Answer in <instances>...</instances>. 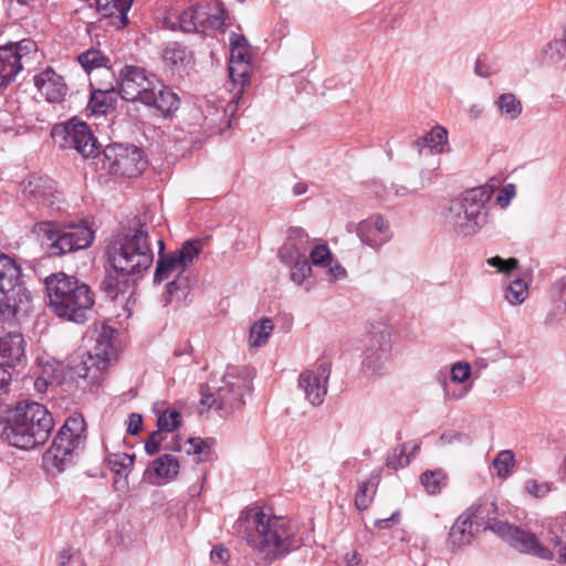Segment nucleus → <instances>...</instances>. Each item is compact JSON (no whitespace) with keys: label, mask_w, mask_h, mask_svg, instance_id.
<instances>
[{"label":"nucleus","mask_w":566,"mask_h":566,"mask_svg":"<svg viewBox=\"0 0 566 566\" xmlns=\"http://www.w3.org/2000/svg\"><path fill=\"white\" fill-rule=\"evenodd\" d=\"M237 531L269 562L284 557L295 546L291 523L285 517L260 510L242 513L237 522Z\"/></svg>","instance_id":"f257e3e1"},{"label":"nucleus","mask_w":566,"mask_h":566,"mask_svg":"<svg viewBox=\"0 0 566 566\" xmlns=\"http://www.w3.org/2000/svg\"><path fill=\"white\" fill-rule=\"evenodd\" d=\"M106 254L111 266L123 274H139L150 268L154 252L145 218L136 217L109 242Z\"/></svg>","instance_id":"f03ea898"},{"label":"nucleus","mask_w":566,"mask_h":566,"mask_svg":"<svg viewBox=\"0 0 566 566\" xmlns=\"http://www.w3.org/2000/svg\"><path fill=\"white\" fill-rule=\"evenodd\" d=\"M118 94L125 101L140 102L163 115L179 107V97L156 75L137 65H125L118 73Z\"/></svg>","instance_id":"7ed1b4c3"},{"label":"nucleus","mask_w":566,"mask_h":566,"mask_svg":"<svg viewBox=\"0 0 566 566\" xmlns=\"http://www.w3.org/2000/svg\"><path fill=\"white\" fill-rule=\"evenodd\" d=\"M49 307L56 316L74 323H84L94 304L90 287L76 277L63 272L54 273L44 281Z\"/></svg>","instance_id":"20e7f679"},{"label":"nucleus","mask_w":566,"mask_h":566,"mask_svg":"<svg viewBox=\"0 0 566 566\" xmlns=\"http://www.w3.org/2000/svg\"><path fill=\"white\" fill-rule=\"evenodd\" d=\"M494 193L492 186L483 185L467 190L460 199L452 200L444 214V226L458 237L478 233L488 223L486 203Z\"/></svg>","instance_id":"39448f33"},{"label":"nucleus","mask_w":566,"mask_h":566,"mask_svg":"<svg viewBox=\"0 0 566 566\" xmlns=\"http://www.w3.org/2000/svg\"><path fill=\"white\" fill-rule=\"evenodd\" d=\"M54 427L52 415L38 402H19L13 412L7 441L19 449L30 450L44 444Z\"/></svg>","instance_id":"423d86ee"},{"label":"nucleus","mask_w":566,"mask_h":566,"mask_svg":"<svg viewBox=\"0 0 566 566\" xmlns=\"http://www.w3.org/2000/svg\"><path fill=\"white\" fill-rule=\"evenodd\" d=\"M252 373L247 368H230L221 385L202 386L200 403L213 408L221 416H229L244 406V396L252 389Z\"/></svg>","instance_id":"0eeeda50"},{"label":"nucleus","mask_w":566,"mask_h":566,"mask_svg":"<svg viewBox=\"0 0 566 566\" xmlns=\"http://www.w3.org/2000/svg\"><path fill=\"white\" fill-rule=\"evenodd\" d=\"M496 512L497 506L494 502L472 505L475 524L483 525L484 530L492 531L522 553H528L546 560L553 559L554 554L543 546L533 533L499 521Z\"/></svg>","instance_id":"6e6552de"},{"label":"nucleus","mask_w":566,"mask_h":566,"mask_svg":"<svg viewBox=\"0 0 566 566\" xmlns=\"http://www.w3.org/2000/svg\"><path fill=\"white\" fill-rule=\"evenodd\" d=\"M114 333L112 327L104 324L95 331V345L92 352L74 357L69 365V375L73 380H82L92 386L102 381L108 363L115 356Z\"/></svg>","instance_id":"1a4fd4ad"},{"label":"nucleus","mask_w":566,"mask_h":566,"mask_svg":"<svg viewBox=\"0 0 566 566\" xmlns=\"http://www.w3.org/2000/svg\"><path fill=\"white\" fill-rule=\"evenodd\" d=\"M34 232L52 256L86 249L94 239V232L84 223L61 227L54 222H39L34 227Z\"/></svg>","instance_id":"9d476101"},{"label":"nucleus","mask_w":566,"mask_h":566,"mask_svg":"<svg viewBox=\"0 0 566 566\" xmlns=\"http://www.w3.org/2000/svg\"><path fill=\"white\" fill-rule=\"evenodd\" d=\"M30 294L23 285L20 265L12 258L0 254V315L15 316L27 312Z\"/></svg>","instance_id":"9b49d317"},{"label":"nucleus","mask_w":566,"mask_h":566,"mask_svg":"<svg viewBox=\"0 0 566 566\" xmlns=\"http://www.w3.org/2000/svg\"><path fill=\"white\" fill-rule=\"evenodd\" d=\"M85 421L82 415H71L54 437L52 446L45 453L48 461L52 460L53 465L63 470L64 465L74 452L83 449L86 441Z\"/></svg>","instance_id":"f8f14e48"},{"label":"nucleus","mask_w":566,"mask_h":566,"mask_svg":"<svg viewBox=\"0 0 566 566\" xmlns=\"http://www.w3.org/2000/svg\"><path fill=\"white\" fill-rule=\"evenodd\" d=\"M392 333V328L386 324L373 326L361 363L366 376L378 377L386 373L391 356Z\"/></svg>","instance_id":"ddd939ff"},{"label":"nucleus","mask_w":566,"mask_h":566,"mask_svg":"<svg viewBox=\"0 0 566 566\" xmlns=\"http://www.w3.org/2000/svg\"><path fill=\"white\" fill-rule=\"evenodd\" d=\"M38 57V44L32 39L0 46V87L15 80L24 69L31 66Z\"/></svg>","instance_id":"4468645a"},{"label":"nucleus","mask_w":566,"mask_h":566,"mask_svg":"<svg viewBox=\"0 0 566 566\" xmlns=\"http://www.w3.org/2000/svg\"><path fill=\"white\" fill-rule=\"evenodd\" d=\"M147 166L143 151L135 145L113 144L103 151V168L128 178L139 176Z\"/></svg>","instance_id":"2eb2a0df"},{"label":"nucleus","mask_w":566,"mask_h":566,"mask_svg":"<svg viewBox=\"0 0 566 566\" xmlns=\"http://www.w3.org/2000/svg\"><path fill=\"white\" fill-rule=\"evenodd\" d=\"M53 138L64 148H73L83 157H95L98 147L90 127L84 122L71 119L52 129Z\"/></svg>","instance_id":"dca6fc26"},{"label":"nucleus","mask_w":566,"mask_h":566,"mask_svg":"<svg viewBox=\"0 0 566 566\" xmlns=\"http://www.w3.org/2000/svg\"><path fill=\"white\" fill-rule=\"evenodd\" d=\"M202 250L200 240L186 241L179 250L158 256L156 271L154 274L155 283H160L169 279L172 274L184 276L186 270L199 256Z\"/></svg>","instance_id":"f3484780"},{"label":"nucleus","mask_w":566,"mask_h":566,"mask_svg":"<svg viewBox=\"0 0 566 566\" xmlns=\"http://www.w3.org/2000/svg\"><path fill=\"white\" fill-rule=\"evenodd\" d=\"M229 75L234 85H239V93L250 83L251 75V46L248 40L238 33H231Z\"/></svg>","instance_id":"a211bd4d"},{"label":"nucleus","mask_w":566,"mask_h":566,"mask_svg":"<svg viewBox=\"0 0 566 566\" xmlns=\"http://www.w3.org/2000/svg\"><path fill=\"white\" fill-rule=\"evenodd\" d=\"M331 376L329 364H321L313 369L303 370L298 376V386L304 391L305 398L313 406L324 401L327 394V382Z\"/></svg>","instance_id":"6ab92c4d"},{"label":"nucleus","mask_w":566,"mask_h":566,"mask_svg":"<svg viewBox=\"0 0 566 566\" xmlns=\"http://www.w3.org/2000/svg\"><path fill=\"white\" fill-rule=\"evenodd\" d=\"M128 275L115 271L107 274L101 284L106 297L118 303L126 316L130 315L132 306L135 304V286L134 282L127 277Z\"/></svg>","instance_id":"aec40b11"},{"label":"nucleus","mask_w":566,"mask_h":566,"mask_svg":"<svg viewBox=\"0 0 566 566\" xmlns=\"http://www.w3.org/2000/svg\"><path fill=\"white\" fill-rule=\"evenodd\" d=\"M241 95L242 93L237 91L232 96V99L226 104L218 97L207 99L202 109L205 124L209 128L217 129L219 132L230 127V118L233 117L237 112L238 102Z\"/></svg>","instance_id":"412c9836"},{"label":"nucleus","mask_w":566,"mask_h":566,"mask_svg":"<svg viewBox=\"0 0 566 566\" xmlns=\"http://www.w3.org/2000/svg\"><path fill=\"white\" fill-rule=\"evenodd\" d=\"M21 187L23 197L32 203L50 207L55 202L56 192L54 184L49 177L29 176L22 181Z\"/></svg>","instance_id":"4be33fe9"},{"label":"nucleus","mask_w":566,"mask_h":566,"mask_svg":"<svg viewBox=\"0 0 566 566\" xmlns=\"http://www.w3.org/2000/svg\"><path fill=\"white\" fill-rule=\"evenodd\" d=\"M356 234L364 244L378 248L390 239L389 222L382 216H371L357 223Z\"/></svg>","instance_id":"5701e85b"},{"label":"nucleus","mask_w":566,"mask_h":566,"mask_svg":"<svg viewBox=\"0 0 566 566\" xmlns=\"http://www.w3.org/2000/svg\"><path fill=\"white\" fill-rule=\"evenodd\" d=\"M34 84L40 94L50 103L63 102L69 92L64 78L51 67L35 75Z\"/></svg>","instance_id":"b1692460"},{"label":"nucleus","mask_w":566,"mask_h":566,"mask_svg":"<svg viewBox=\"0 0 566 566\" xmlns=\"http://www.w3.org/2000/svg\"><path fill=\"white\" fill-rule=\"evenodd\" d=\"M179 468V461L174 455H160L145 470L144 480L153 485H163L178 475Z\"/></svg>","instance_id":"393cba45"},{"label":"nucleus","mask_w":566,"mask_h":566,"mask_svg":"<svg viewBox=\"0 0 566 566\" xmlns=\"http://www.w3.org/2000/svg\"><path fill=\"white\" fill-rule=\"evenodd\" d=\"M25 342L20 333H9L0 338V365L14 368L25 360Z\"/></svg>","instance_id":"a878e982"},{"label":"nucleus","mask_w":566,"mask_h":566,"mask_svg":"<svg viewBox=\"0 0 566 566\" xmlns=\"http://www.w3.org/2000/svg\"><path fill=\"white\" fill-rule=\"evenodd\" d=\"M474 523L475 517L472 515L471 506L467 513L459 516L458 520L453 523L448 537L449 545L452 548H460L462 546L469 545L474 537L472 531Z\"/></svg>","instance_id":"bb28decb"},{"label":"nucleus","mask_w":566,"mask_h":566,"mask_svg":"<svg viewBox=\"0 0 566 566\" xmlns=\"http://www.w3.org/2000/svg\"><path fill=\"white\" fill-rule=\"evenodd\" d=\"M306 239L307 235L302 229H292L289 241L279 251L281 262L290 266L305 259V248L302 244Z\"/></svg>","instance_id":"cd10ccee"},{"label":"nucleus","mask_w":566,"mask_h":566,"mask_svg":"<svg viewBox=\"0 0 566 566\" xmlns=\"http://www.w3.org/2000/svg\"><path fill=\"white\" fill-rule=\"evenodd\" d=\"M448 143V132L442 126H434L429 133L413 143L420 155L428 150L430 154H442Z\"/></svg>","instance_id":"c85d7f7f"},{"label":"nucleus","mask_w":566,"mask_h":566,"mask_svg":"<svg viewBox=\"0 0 566 566\" xmlns=\"http://www.w3.org/2000/svg\"><path fill=\"white\" fill-rule=\"evenodd\" d=\"M132 3L133 0H96V9L103 17H116L120 25H126Z\"/></svg>","instance_id":"c756f323"},{"label":"nucleus","mask_w":566,"mask_h":566,"mask_svg":"<svg viewBox=\"0 0 566 566\" xmlns=\"http://www.w3.org/2000/svg\"><path fill=\"white\" fill-rule=\"evenodd\" d=\"M500 115L509 120L517 119L523 111L521 101L513 93H503L494 102Z\"/></svg>","instance_id":"7c9ffc66"},{"label":"nucleus","mask_w":566,"mask_h":566,"mask_svg":"<svg viewBox=\"0 0 566 566\" xmlns=\"http://www.w3.org/2000/svg\"><path fill=\"white\" fill-rule=\"evenodd\" d=\"M274 329L271 318H261L250 327L248 344L252 348H259L265 345Z\"/></svg>","instance_id":"2f4dec72"},{"label":"nucleus","mask_w":566,"mask_h":566,"mask_svg":"<svg viewBox=\"0 0 566 566\" xmlns=\"http://www.w3.org/2000/svg\"><path fill=\"white\" fill-rule=\"evenodd\" d=\"M447 482L448 474L442 469L427 470L420 475V483L427 493L431 495L441 493Z\"/></svg>","instance_id":"473e14b6"},{"label":"nucleus","mask_w":566,"mask_h":566,"mask_svg":"<svg viewBox=\"0 0 566 566\" xmlns=\"http://www.w3.org/2000/svg\"><path fill=\"white\" fill-rule=\"evenodd\" d=\"M164 61L172 67L185 66L191 61V53L180 43H169L164 51Z\"/></svg>","instance_id":"72a5a7b5"},{"label":"nucleus","mask_w":566,"mask_h":566,"mask_svg":"<svg viewBox=\"0 0 566 566\" xmlns=\"http://www.w3.org/2000/svg\"><path fill=\"white\" fill-rule=\"evenodd\" d=\"M504 296L511 305H520L528 296V284L523 279H516L507 284Z\"/></svg>","instance_id":"f704fd0d"},{"label":"nucleus","mask_w":566,"mask_h":566,"mask_svg":"<svg viewBox=\"0 0 566 566\" xmlns=\"http://www.w3.org/2000/svg\"><path fill=\"white\" fill-rule=\"evenodd\" d=\"M78 63L87 72L106 66L108 59L98 50L90 49L77 56Z\"/></svg>","instance_id":"c9c22d12"},{"label":"nucleus","mask_w":566,"mask_h":566,"mask_svg":"<svg viewBox=\"0 0 566 566\" xmlns=\"http://www.w3.org/2000/svg\"><path fill=\"white\" fill-rule=\"evenodd\" d=\"M114 93V88L112 90H96L92 93V97L90 99L88 106L96 114H105L111 107V98H108V94Z\"/></svg>","instance_id":"e433bc0d"},{"label":"nucleus","mask_w":566,"mask_h":566,"mask_svg":"<svg viewBox=\"0 0 566 566\" xmlns=\"http://www.w3.org/2000/svg\"><path fill=\"white\" fill-rule=\"evenodd\" d=\"M524 490L535 499H544L553 491V484L546 481L528 479L524 483Z\"/></svg>","instance_id":"4c0bfd02"},{"label":"nucleus","mask_w":566,"mask_h":566,"mask_svg":"<svg viewBox=\"0 0 566 566\" xmlns=\"http://www.w3.org/2000/svg\"><path fill=\"white\" fill-rule=\"evenodd\" d=\"M134 459V454L130 455L124 452H118L109 454L107 458V463L113 472L120 474L123 471L133 465Z\"/></svg>","instance_id":"58836bf2"},{"label":"nucleus","mask_w":566,"mask_h":566,"mask_svg":"<svg viewBox=\"0 0 566 566\" xmlns=\"http://www.w3.org/2000/svg\"><path fill=\"white\" fill-rule=\"evenodd\" d=\"M187 444L189 447L186 449V453L196 455V461L198 463L208 460V457L210 454V449L208 448V446L203 439L189 438L187 440Z\"/></svg>","instance_id":"ea45409f"},{"label":"nucleus","mask_w":566,"mask_h":566,"mask_svg":"<svg viewBox=\"0 0 566 566\" xmlns=\"http://www.w3.org/2000/svg\"><path fill=\"white\" fill-rule=\"evenodd\" d=\"M181 416L177 410H166L157 419L159 431L171 432L180 426Z\"/></svg>","instance_id":"a19ab883"},{"label":"nucleus","mask_w":566,"mask_h":566,"mask_svg":"<svg viewBox=\"0 0 566 566\" xmlns=\"http://www.w3.org/2000/svg\"><path fill=\"white\" fill-rule=\"evenodd\" d=\"M187 286L188 279L186 276H177L166 286L165 302L170 303L174 298H180L185 294Z\"/></svg>","instance_id":"79ce46f5"},{"label":"nucleus","mask_w":566,"mask_h":566,"mask_svg":"<svg viewBox=\"0 0 566 566\" xmlns=\"http://www.w3.org/2000/svg\"><path fill=\"white\" fill-rule=\"evenodd\" d=\"M410 463V458L407 454V448L405 444L394 449V451L387 458V467L392 470L405 468Z\"/></svg>","instance_id":"37998d69"},{"label":"nucleus","mask_w":566,"mask_h":566,"mask_svg":"<svg viewBox=\"0 0 566 566\" xmlns=\"http://www.w3.org/2000/svg\"><path fill=\"white\" fill-rule=\"evenodd\" d=\"M500 476H505L514 465V454L511 450L501 451L493 461Z\"/></svg>","instance_id":"c03bdc74"},{"label":"nucleus","mask_w":566,"mask_h":566,"mask_svg":"<svg viewBox=\"0 0 566 566\" xmlns=\"http://www.w3.org/2000/svg\"><path fill=\"white\" fill-rule=\"evenodd\" d=\"M375 493L374 483L366 482L359 486V490L355 497V504L358 510H366L371 503L373 495Z\"/></svg>","instance_id":"a18cd8bd"},{"label":"nucleus","mask_w":566,"mask_h":566,"mask_svg":"<svg viewBox=\"0 0 566 566\" xmlns=\"http://www.w3.org/2000/svg\"><path fill=\"white\" fill-rule=\"evenodd\" d=\"M311 261L314 265L325 268L333 260L332 253L326 244H319L312 249L310 253Z\"/></svg>","instance_id":"49530a36"},{"label":"nucleus","mask_w":566,"mask_h":566,"mask_svg":"<svg viewBox=\"0 0 566 566\" xmlns=\"http://www.w3.org/2000/svg\"><path fill=\"white\" fill-rule=\"evenodd\" d=\"M546 55L554 62H558L566 57V31L564 39H557L549 42Z\"/></svg>","instance_id":"de8ad7c7"},{"label":"nucleus","mask_w":566,"mask_h":566,"mask_svg":"<svg viewBox=\"0 0 566 566\" xmlns=\"http://www.w3.org/2000/svg\"><path fill=\"white\" fill-rule=\"evenodd\" d=\"M290 268L291 279L296 284H302L312 271L306 258L295 264L290 265Z\"/></svg>","instance_id":"09e8293b"},{"label":"nucleus","mask_w":566,"mask_h":566,"mask_svg":"<svg viewBox=\"0 0 566 566\" xmlns=\"http://www.w3.org/2000/svg\"><path fill=\"white\" fill-rule=\"evenodd\" d=\"M14 408H10L7 405H0V437L7 440V436L12 427Z\"/></svg>","instance_id":"8fccbe9b"},{"label":"nucleus","mask_w":566,"mask_h":566,"mask_svg":"<svg viewBox=\"0 0 566 566\" xmlns=\"http://www.w3.org/2000/svg\"><path fill=\"white\" fill-rule=\"evenodd\" d=\"M486 263L490 266L496 268L499 272L510 273L517 268L518 260L515 258L504 260L500 256H492L486 260Z\"/></svg>","instance_id":"3c124183"},{"label":"nucleus","mask_w":566,"mask_h":566,"mask_svg":"<svg viewBox=\"0 0 566 566\" xmlns=\"http://www.w3.org/2000/svg\"><path fill=\"white\" fill-rule=\"evenodd\" d=\"M450 374L453 382L463 384L471 376V367L469 363L458 361L452 365Z\"/></svg>","instance_id":"603ef678"},{"label":"nucleus","mask_w":566,"mask_h":566,"mask_svg":"<svg viewBox=\"0 0 566 566\" xmlns=\"http://www.w3.org/2000/svg\"><path fill=\"white\" fill-rule=\"evenodd\" d=\"M440 441L447 444L461 443L469 446L471 443V438L467 433L448 431L441 434Z\"/></svg>","instance_id":"864d4df0"},{"label":"nucleus","mask_w":566,"mask_h":566,"mask_svg":"<svg viewBox=\"0 0 566 566\" xmlns=\"http://www.w3.org/2000/svg\"><path fill=\"white\" fill-rule=\"evenodd\" d=\"M516 195V188L514 184L505 185L496 197V202L500 207L505 208L510 205L511 200Z\"/></svg>","instance_id":"5fc2aeb1"},{"label":"nucleus","mask_w":566,"mask_h":566,"mask_svg":"<svg viewBox=\"0 0 566 566\" xmlns=\"http://www.w3.org/2000/svg\"><path fill=\"white\" fill-rule=\"evenodd\" d=\"M195 23L196 31L201 29L202 32L206 31L207 19H209V12L211 10L210 7L207 6H195Z\"/></svg>","instance_id":"6e6d98bb"},{"label":"nucleus","mask_w":566,"mask_h":566,"mask_svg":"<svg viewBox=\"0 0 566 566\" xmlns=\"http://www.w3.org/2000/svg\"><path fill=\"white\" fill-rule=\"evenodd\" d=\"M224 23L223 12L218 8H211L209 12V19H207L206 31L208 29L211 30H220L222 29Z\"/></svg>","instance_id":"4d7b16f0"},{"label":"nucleus","mask_w":566,"mask_h":566,"mask_svg":"<svg viewBox=\"0 0 566 566\" xmlns=\"http://www.w3.org/2000/svg\"><path fill=\"white\" fill-rule=\"evenodd\" d=\"M180 28L185 32H193L196 31V23H195V8L190 7L189 9L185 10L179 18Z\"/></svg>","instance_id":"13d9d810"},{"label":"nucleus","mask_w":566,"mask_h":566,"mask_svg":"<svg viewBox=\"0 0 566 566\" xmlns=\"http://www.w3.org/2000/svg\"><path fill=\"white\" fill-rule=\"evenodd\" d=\"M163 434L160 431L153 432L145 442V451L148 455H154L160 450Z\"/></svg>","instance_id":"bf43d9fd"},{"label":"nucleus","mask_w":566,"mask_h":566,"mask_svg":"<svg viewBox=\"0 0 566 566\" xmlns=\"http://www.w3.org/2000/svg\"><path fill=\"white\" fill-rule=\"evenodd\" d=\"M210 559L214 564L226 565L230 559V552L224 546L217 545L210 552Z\"/></svg>","instance_id":"052dcab7"},{"label":"nucleus","mask_w":566,"mask_h":566,"mask_svg":"<svg viewBox=\"0 0 566 566\" xmlns=\"http://www.w3.org/2000/svg\"><path fill=\"white\" fill-rule=\"evenodd\" d=\"M59 566H83V562L77 554L72 553L69 549H65L62 551L60 554Z\"/></svg>","instance_id":"680f3d73"},{"label":"nucleus","mask_w":566,"mask_h":566,"mask_svg":"<svg viewBox=\"0 0 566 566\" xmlns=\"http://www.w3.org/2000/svg\"><path fill=\"white\" fill-rule=\"evenodd\" d=\"M325 269L334 281L340 280L346 275V270L337 261L334 260L329 261Z\"/></svg>","instance_id":"e2e57ef3"},{"label":"nucleus","mask_w":566,"mask_h":566,"mask_svg":"<svg viewBox=\"0 0 566 566\" xmlns=\"http://www.w3.org/2000/svg\"><path fill=\"white\" fill-rule=\"evenodd\" d=\"M142 426H143L142 416L138 413H130L128 417L127 432L130 434H136L140 431Z\"/></svg>","instance_id":"0e129e2a"},{"label":"nucleus","mask_w":566,"mask_h":566,"mask_svg":"<svg viewBox=\"0 0 566 566\" xmlns=\"http://www.w3.org/2000/svg\"><path fill=\"white\" fill-rule=\"evenodd\" d=\"M7 368L9 367L0 365V392L7 391L11 380V374Z\"/></svg>","instance_id":"69168bd1"},{"label":"nucleus","mask_w":566,"mask_h":566,"mask_svg":"<svg viewBox=\"0 0 566 566\" xmlns=\"http://www.w3.org/2000/svg\"><path fill=\"white\" fill-rule=\"evenodd\" d=\"M397 522V513H394L390 517L388 518H380V520H377L375 522V526L377 528H388L390 527L392 524H395Z\"/></svg>","instance_id":"338daca9"},{"label":"nucleus","mask_w":566,"mask_h":566,"mask_svg":"<svg viewBox=\"0 0 566 566\" xmlns=\"http://www.w3.org/2000/svg\"><path fill=\"white\" fill-rule=\"evenodd\" d=\"M483 107L480 104H472L469 108V115L473 119H478L483 114Z\"/></svg>","instance_id":"774afa93"}]
</instances>
